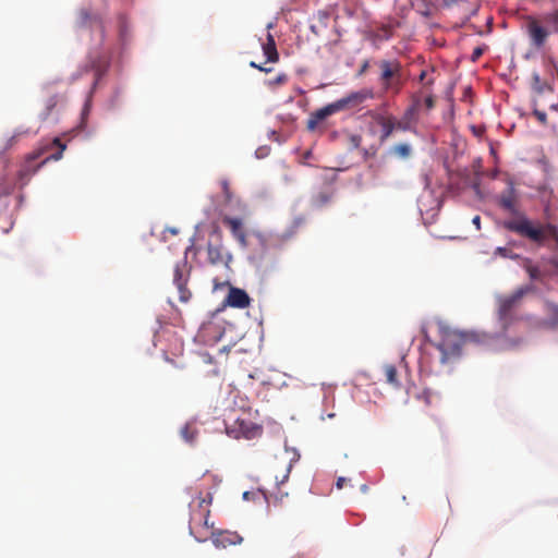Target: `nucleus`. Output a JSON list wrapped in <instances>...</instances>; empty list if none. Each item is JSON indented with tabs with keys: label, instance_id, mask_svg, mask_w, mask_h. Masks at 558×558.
Returning a JSON list of instances; mask_svg holds the SVG:
<instances>
[{
	"label": "nucleus",
	"instance_id": "nucleus-18",
	"mask_svg": "<svg viewBox=\"0 0 558 558\" xmlns=\"http://www.w3.org/2000/svg\"><path fill=\"white\" fill-rule=\"evenodd\" d=\"M53 82H47L43 85V90L48 94V98L45 100V108L40 113V119L46 120L51 114L53 109L57 107L60 97L58 94H51V86Z\"/></svg>",
	"mask_w": 558,
	"mask_h": 558
},
{
	"label": "nucleus",
	"instance_id": "nucleus-17",
	"mask_svg": "<svg viewBox=\"0 0 558 558\" xmlns=\"http://www.w3.org/2000/svg\"><path fill=\"white\" fill-rule=\"evenodd\" d=\"M248 294L239 288L231 287L226 299V303L235 308H245L250 305Z\"/></svg>",
	"mask_w": 558,
	"mask_h": 558
},
{
	"label": "nucleus",
	"instance_id": "nucleus-5",
	"mask_svg": "<svg viewBox=\"0 0 558 558\" xmlns=\"http://www.w3.org/2000/svg\"><path fill=\"white\" fill-rule=\"evenodd\" d=\"M248 416L247 412H231L225 421L227 434L235 439H254L260 436L263 427L251 421Z\"/></svg>",
	"mask_w": 558,
	"mask_h": 558
},
{
	"label": "nucleus",
	"instance_id": "nucleus-47",
	"mask_svg": "<svg viewBox=\"0 0 558 558\" xmlns=\"http://www.w3.org/2000/svg\"><path fill=\"white\" fill-rule=\"evenodd\" d=\"M436 424L438 425L439 429L442 430V425L438 420H435Z\"/></svg>",
	"mask_w": 558,
	"mask_h": 558
},
{
	"label": "nucleus",
	"instance_id": "nucleus-29",
	"mask_svg": "<svg viewBox=\"0 0 558 558\" xmlns=\"http://www.w3.org/2000/svg\"><path fill=\"white\" fill-rule=\"evenodd\" d=\"M180 232V230L178 228H165L162 231H161V236L159 238L160 241H169L170 238L169 235H172V236H175L178 235Z\"/></svg>",
	"mask_w": 558,
	"mask_h": 558
},
{
	"label": "nucleus",
	"instance_id": "nucleus-8",
	"mask_svg": "<svg viewBox=\"0 0 558 558\" xmlns=\"http://www.w3.org/2000/svg\"><path fill=\"white\" fill-rule=\"evenodd\" d=\"M530 291L529 287L520 288L514 293L508 296H500L498 299V316L504 324H508L512 310L519 304L524 294Z\"/></svg>",
	"mask_w": 558,
	"mask_h": 558
},
{
	"label": "nucleus",
	"instance_id": "nucleus-21",
	"mask_svg": "<svg viewBox=\"0 0 558 558\" xmlns=\"http://www.w3.org/2000/svg\"><path fill=\"white\" fill-rule=\"evenodd\" d=\"M390 153L400 159H408L412 154V148L407 143H398L390 148Z\"/></svg>",
	"mask_w": 558,
	"mask_h": 558
},
{
	"label": "nucleus",
	"instance_id": "nucleus-44",
	"mask_svg": "<svg viewBox=\"0 0 558 558\" xmlns=\"http://www.w3.org/2000/svg\"><path fill=\"white\" fill-rule=\"evenodd\" d=\"M367 66H368V63H367V62H365V63L362 65L361 70H360V74L364 73V72L366 71Z\"/></svg>",
	"mask_w": 558,
	"mask_h": 558
},
{
	"label": "nucleus",
	"instance_id": "nucleus-23",
	"mask_svg": "<svg viewBox=\"0 0 558 558\" xmlns=\"http://www.w3.org/2000/svg\"><path fill=\"white\" fill-rule=\"evenodd\" d=\"M384 371L387 383L392 385L393 387H399L400 383L398 380V373L396 366L391 364L385 365Z\"/></svg>",
	"mask_w": 558,
	"mask_h": 558
},
{
	"label": "nucleus",
	"instance_id": "nucleus-11",
	"mask_svg": "<svg viewBox=\"0 0 558 558\" xmlns=\"http://www.w3.org/2000/svg\"><path fill=\"white\" fill-rule=\"evenodd\" d=\"M76 25L80 28H92L99 34V41L101 43L105 37L104 22L98 14H94L86 9L78 12Z\"/></svg>",
	"mask_w": 558,
	"mask_h": 558
},
{
	"label": "nucleus",
	"instance_id": "nucleus-12",
	"mask_svg": "<svg viewBox=\"0 0 558 558\" xmlns=\"http://www.w3.org/2000/svg\"><path fill=\"white\" fill-rule=\"evenodd\" d=\"M420 99L415 98L413 104L409 106L400 120L396 119V126L398 131L415 132V125L418 121Z\"/></svg>",
	"mask_w": 558,
	"mask_h": 558
},
{
	"label": "nucleus",
	"instance_id": "nucleus-30",
	"mask_svg": "<svg viewBox=\"0 0 558 558\" xmlns=\"http://www.w3.org/2000/svg\"><path fill=\"white\" fill-rule=\"evenodd\" d=\"M288 75L286 73L278 74L274 80L269 81V86H277L287 83Z\"/></svg>",
	"mask_w": 558,
	"mask_h": 558
},
{
	"label": "nucleus",
	"instance_id": "nucleus-32",
	"mask_svg": "<svg viewBox=\"0 0 558 558\" xmlns=\"http://www.w3.org/2000/svg\"><path fill=\"white\" fill-rule=\"evenodd\" d=\"M509 253H510L509 246H497L496 252H495L496 255H500L502 257L509 256ZM510 257H513V256L510 255Z\"/></svg>",
	"mask_w": 558,
	"mask_h": 558
},
{
	"label": "nucleus",
	"instance_id": "nucleus-24",
	"mask_svg": "<svg viewBox=\"0 0 558 558\" xmlns=\"http://www.w3.org/2000/svg\"><path fill=\"white\" fill-rule=\"evenodd\" d=\"M181 436L183 437V439L186 441V442H190L192 444L195 439H196V436H197V429L195 428L194 425L192 424H185L182 428H181Z\"/></svg>",
	"mask_w": 558,
	"mask_h": 558
},
{
	"label": "nucleus",
	"instance_id": "nucleus-28",
	"mask_svg": "<svg viewBox=\"0 0 558 558\" xmlns=\"http://www.w3.org/2000/svg\"><path fill=\"white\" fill-rule=\"evenodd\" d=\"M524 267L526 268V271L529 272L532 280L541 279L542 272L538 267L533 266L527 259L524 260Z\"/></svg>",
	"mask_w": 558,
	"mask_h": 558
},
{
	"label": "nucleus",
	"instance_id": "nucleus-41",
	"mask_svg": "<svg viewBox=\"0 0 558 558\" xmlns=\"http://www.w3.org/2000/svg\"><path fill=\"white\" fill-rule=\"evenodd\" d=\"M422 335H423L425 341L430 342L428 332H427V330L424 327L422 328Z\"/></svg>",
	"mask_w": 558,
	"mask_h": 558
},
{
	"label": "nucleus",
	"instance_id": "nucleus-14",
	"mask_svg": "<svg viewBox=\"0 0 558 558\" xmlns=\"http://www.w3.org/2000/svg\"><path fill=\"white\" fill-rule=\"evenodd\" d=\"M369 116L381 128L379 136L381 143L387 141L395 131H398L396 126V118L392 114H384L371 111Z\"/></svg>",
	"mask_w": 558,
	"mask_h": 558
},
{
	"label": "nucleus",
	"instance_id": "nucleus-37",
	"mask_svg": "<svg viewBox=\"0 0 558 558\" xmlns=\"http://www.w3.org/2000/svg\"><path fill=\"white\" fill-rule=\"evenodd\" d=\"M306 221L305 217H296L294 220H293V227L298 228L302 225H304Z\"/></svg>",
	"mask_w": 558,
	"mask_h": 558
},
{
	"label": "nucleus",
	"instance_id": "nucleus-50",
	"mask_svg": "<svg viewBox=\"0 0 558 558\" xmlns=\"http://www.w3.org/2000/svg\"><path fill=\"white\" fill-rule=\"evenodd\" d=\"M520 341H515L513 342L511 345L514 347V345H518Z\"/></svg>",
	"mask_w": 558,
	"mask_h": 558
},
{
	"label": "nucleus",
	"instance_id": "nucleus-16",
	"mask_svg": "<svg viewBox=\"0 0 558 558\" xmlns=\"http://www.w3.org/2000/svg\"><path fill=\"white\" fill-rule=\"evenodd\" d=\"M213 543L216 547L226 548L231 545L240 544L243 538L235 532L223 531L219 533L210 532Z\"/></svg>",
	"mask_w": 558,
	"mask_h": 558
},
{
	"label": "nucleus",
	"instance_id": "nucleus-26",
	"mask_svg": "<svg viewBox=\"0 0 558 558\" xmlns=\"http://www.w3.org/2000/svg\"><path fill=\"white\" fill-rule=\"evenodd\" d=\"M393 34V27L389 24L381 25L377 28L375 37L379 40H388Z\"/></svg>",
	"mask_w": 558,
	"mask_h": 558
},
{
	"label": "nucleus",
	"instance_id": "nucleus-6",
	"mask_svg": "<svg viewBox=\"0 0 558 558\" xmlns=\"http://www.w3.org/2000/svg\"><path fill=\"white\" fill-rule=\"evenodd\" d=\"M381 74L380 82L385 92L398 94L402 87L401 64L398 61L383 60L379 63Z\"/></svg>",
	"mask_w": 558,
	"mask_h": 558
},
{
	"label": "nucleus",
	"instance_id": "nucleus-40",
	"mask_svg": "<svg viewBox=\"0 0 558 558\" xmlns=\"http://www.w3.org/2000/svg\"><path fill=\"white\" fill-rule=\"evenodd\" d=\"M352 143L355 147L359 146L360 142H361V137L360 136H352Z\"/></svg>",
	"mask_w": 558,
	"mask_h": 558
},
{
	"label": "nucleus",
	"instance_id": "nucleus-33",
	"mask_svg": "<svg viewBox=\"0 0 558 558\" xmlns=\"http://www.w3.org/2000/svg\"><path fill=\"white\" fill-rule=\"evenodd\" d=\"M484 47L474 48L471 57L472 61H476L477 59H480V57L484 53Z\"/></svg>",
	"mask_w": 558,
	"mask_h": 558
},
{
	"label": "nucleus",
	"instance_id": "nucleus-10",
	"mask_svg": "<svg viewBox=\"0 0 558 558\" xmlns=\"http://www.w3.org/2000/svg\"><path fill=\"white\" fill-rule=\"evenodd\" d=\"M222 225L231 232L233 239L240 244H245L250 234V230L243 218L223 216Z\"/></svg>",
	"mask_w": 558,
	"mask_h": 558
},
{
	"label": "nucleus",
	"instance_id": "nucleus-43",
	"mask_svg": "<svg viewBox=\"0 0 558 558\" xmlns=\"http://www.w3.org/2000/svg\"><path fill=\"white\" fill-rule=\"evenodd\" d=\"M427 72L423 70L418 76L420 82H424L426 78Z\"/></svg>",
	"mask_w": 558,
	"mask_h": 558
},
{
	"label": "nucleus",
	"instance_id": "nucleus-31",
	"mask_svg": "<svg viewBox=\"0 0 558 558\" xmlns=\"http://www.w3.org/2000/svg\"><path fill=\"white\" fill-rule=\"evenodd\" d=\"M533 114L536 117V119L542 123V124H546L547 122V114L545 111H541V110H537V109H534L533 110Z\"/></svg>",
	"mask_w": 558,
	"mask_h": 558
},
{
	"label": "nucleus",
	"instance_id": "nucleus-3",
	"mask_svg": "<svg viewBox=\"0 0 558 558\" xmlns=\"http://www.w3.org/2000/svg\"><path fill=\"white\" fill-rule=\"evenodd\" d=\"M526 34L533 48L543 49L551 34H558V8L542 15L541 19L529 15L525 19Z\"/></svg>",
	"mask_w": 558,
	"mask_h": 558
},
{
	"label": "nucleus",
	"instance_id": "nucleus-13",
	"mask_svg": "<svg viewBox=\"0 0 558 558\" xmlns=\"http://www.w3.org/2000/svg\"><path fill=\"white\" fill-rule=\"evenodd\" d=\"M51 145L57 146L59 150L50 156L46 157L39 165H37L34 169L29 167H25L19 171V180L22 181V185H25L28 179L45 163L50 160H59L62 158L63 151L65 149V144L61 143L59 137L53 138Z\"/></svg>",
	"mask_w": 558,
	"mask_h": 558
},
{
	"label": "nucleus",
	"instance_id": "nucleus-1",
	"mask_svg": "<svg viewBox=\"0 0 558 558\" xmlns=\"http://www.w3.org/2000/svg\"><path fill=\"white\" fill-rule=\"evenodd\" d=\"M497 205L509 216L502 222L504 228L508 231L533 242L554 241L558 244V228L556 226L532 221L519 208V195L512 179H508L507 189L497 196Z\"/></svg>",
	"mask_w": 558,
	"mask_h": 558
},
{
	"label": "nucleus",
	"instance_id": "nucleus-15",
	"mask_svg": "<svg viewBox=\"0 0 558 558\" xmlns=\"http://www.w3.org/2000/svg\"><path fill=\"white\" fill-rule=\"evenodd\" d=\"M337 112L338 110L333 102L312 112L307 119L306 129L310 132H314L323 120Z\"/></svg>",
	"mask_w": 558,
	"mask_h": 558
},
{
	"label": "nucleus",
	"instance_id": "nucleus-36",
	"mask_svg": "<svg viewBox=\"0 0 558 558\" xmlns=\"http://www.w3.org/2000/svg\"><path fill=\"white\" fill-rule=\"evenodd\" d=\"M221 185H222V190H223V193L226 195V198L227 199H230V189H229V183L225 180L221 182Z\"/></svg>",
	"mask_w": 558,
	"mask_h": 558
},
{
	"label": "nucleus",
	"instance_id": "nucleus-22",
	"mask_svg": "<svg viewBox=\"0 0 558 558\" xmlns=\"http://www.w3.org/2000/svg\"><path fill=\"white\" fill-rule=\"evenodd\" d=\"M289 497L288 493H283L280 489L276 494H271L269 496H265L268 505H272L275 507H283L284 506V499Z\"/></svg>",
	"mask_w": 558,
	"mask_h": 558
},
{
	"label": "nucleus",
	"instance_id": "nucleus-4",
	"mask_svg": "<svg viewBox=\"0 0 558 558\" xmlns=\"http://www.w3.org/2000/svg\"><path fill=\"white\" fill-rule=\"evenodd\" d=\"M213 501V494L210 492L203 496V492H199V496L193 501L191 506L190 515V533L198 541L205 542L210 535L213 523L209 524L210 505Z\"/></svg>",
	"mask_w": 558,
	"mask_h": 558
},
{
	"label": "nucleus",
	"instance_id": "nucleus-7",
	"mask_svg": "<svg viewBox=\"0 0 558 558\" xmlns=\"http://www.w3.org/2000/svg\"><path fill=\"white\" fill-rule=\"evenodd\" d=\"M190 270L191 267L187 265L186 260L178 263L174 267L173 283L178 289L179 300L183 303L189 302L192 296L191 291L187 289Z\"/></svg>",
	"mask_w": 558,
	"mask_h": 558
},
{
	"label": "nucleus",
	"instance_id": "nucleus-39",
	"mask_svg": "<svg viewBox=\"0 0 558 558\" xmlns=\"http://www.w3.org/2000/svg\"><path fill=\"white\" fill-rule=\"evenodd\" d=\"M88 111H89V107H88V104H86L84 109H83V112H82L83 121L85 120L86 116L88 114Z\"/></svg>",
	"mask_w": 558,
	"mask_h": 558
},
{
	"label": "nucleus",
	"instance_id": "nucleus-42",
	"mask_svg": "<svg viewBox=\"0 0 558 558\" xmlns=\"http://www.w3.org/2000/svg\"><path fill=\"white\" fill-rule=\"evenodd\" d=\"M472 222L476 226L477 229H480L481 218L480 216H475L472 220Z\"/></svg>",
	"mask_w": 558,
	"mask_h": 558
},
{
	"label": "nucleus",
	"instance_id": "nucleus-45",
	"mask_svg": "<svg viewBox=\"0 0 558 558\" xmlns=\"http://www.w3.org/2000/svg\"><path fill=\"white\" fill-rule=\"evenodd\" d=\"M533 80H534V82H535L536 84H538V83H539V75H538L537 73H535V74L533 75Z\"/></svg>",
	"mask_w": 558,
	"mask_h": 558
},
{
	"label": "nucleus",
	"instance_id": "nucleus-49",
	"mask_svg": "<svg viewBox=\"0 0 558 558\" xmlns=\"http://www.w3.org/2000/svg\"><path fill=\"white\" fill-rule=\"evenodd\" d=\"M430 84H433V80H428V81L426 82V85H430Z\"/></svg>",
	"mask_w": 558,
	"mask_h": 558
},
{
	"label": "nucleus",
	"instance_id": "nucleus-19",
	"mask_svg": "<svg viewBox=\"0 0 558 558\" xmlns=\"http://www.w3.org/2000/svg\"><path fill=\"white\" fill-rule=\"evenodd\" d=\"M263 51L268 62H277L279 53L277 51L276 41L271 34L267 35V41L263 45Z\"/></svg>",
	"mask_w": 558,
	"mask_h": 558
},
{
	"label": "nucleus",
	"instance_id": "nucleus-20",
	"mask_svg": "<svg viewBox=\"0 0 558 558\" xmlns=\"http://www.w3.org/2000/svg\"><path fill=\"white\" fill-rule=\"evenodd\" d=\"M546 313L548 315L547 318V326L550 328L558 327V304L554 302H546L545 303Z\"/></svg>",
	"mask_w": 558,
	"mask_h": 558
},
{
	"label": "nucleus",
	"instance_id": "nucleus-2",
	"mask_svg": "<svg viewBox=\"0 0 558 558\" xmlns=\"http://www.w3.org/2000/svg\"><path fill=\"white\" fill-rule=\"evenodd\" d=\"M440 340L435 347L440 351V363L448 364L458 360L462 354V349L469 343H486L488 337L475 331L460 332L452 330L445 325H439Z\"/></svg>",
	"mask_w": 558,
	"mask_h": 558
},
{
	"label": "nucleus",
	"instance_id": "nucleus-35",
	"mask_svg": "<svg viewBox=\"0 0 558 558\" xmlns=\"http://www.w3.org/2000/svg\"><path fill=\"white\" fill-rule=\"evenodd\" d=\"M424 104L426 106L427 109H432L434 106H435V100H434V97L432 95H428L425 99H424Z\"/></svg>",
	"mask_w": 558,
	"mask_h": 558
},
{
	"label": "nucleus",
	"instance_id": "nucleus-27",
	"mask_svg": "<svg viewBox=\"0 0 558 558\" xmlns=\"http://www.w3.org/2000/svg\"><path fill=\"white\" fill-rule=\"evenodd\" d=\"M291 469H292V463L290 461L286 464L284 472L281 475H278V474L275 475L276 485L278 487L288 481Z\"/></svg>",
	"mask_w": 558,
	"mask_h": 558
},
{
	"label": "nucleus",
	"instance_id": "nucleus-38",
	"mask_svg": "<svg viewBox=\"0 0 558 558\" xmlns=\"http://www.w3.org/2000/svg\"><path fill=\"white\" fill-rule=\"evenodd\" d=\"M345 482H347L345 477H339L336 483L337 488L341 489L344 486Z\"/></svg>",
	"mask_w": 558,
	"mask_h": 558
},
{
	"label": "nucleus",
	"instance_id": "nucleus-9",
	"mask_svg": "<svg viewBox=\"0 0 558 558\" xmlns=\"http://www.w3.org/2000/svg\"><path fill=\"white\" fill-rule=\"evenodd\" d=\"M373 97L374 93L372 89L363 88L361 90L350 93L345 97L336 100L333 104L339 112L347 109L356 108L357 106L362 105L365 100L372 99Z\"/></svg>",
	"mask_w": 558,
	"mask_h": 558
},
{
	"label": "nucleus",
	"instance_id": "nucleus-25",
	"mask_svg": "<svg viewBox=\"0 0 558 558\" xmlns=\"http://www.w3.org/2000/svg\"><path fill=\"white\" fill-rule=\"evenodd\" d=\"M207 255L211 264L223 262V255L220 252V246H207Z\"/></svg>",
	"mask_w": 558,
	"mask_h": 558
},
{
	"label": "nucleus",
	"instance_id": "nucleus-46",
	"mask_svg": "<svg viewBox=\"0 0 558 558\" xmlns=\"http://www.w3.org/2000/svg\"><path fill=\"white\" fill-rule=\"evenodd\" d=\"M39 156V154H33L28 157L29 161H33L35 160L37 157Z\"/></svg>",
	"mask_w": 558,
	"mask_h": 558
},
{
	"label": "nucleus",
	"instance_id": "nucleus-34",
	"mask_svg": "<svg viewBox=\"0 0 558 558\" xmlns=\"http://www.w3.org/2000/svg\"><path fill=\"white\" fill-rule=\"evenodd\" d=\"M250 66H252V68H254V69H257V70H259V71H262V72H266V73H268V72H270V71L272 70L271 68H264V66H262V65L257 64V63H256V62H254V61L250 62Z\"/></svg>",
	"mask_w": 558,
	"mask_h": 558
},
{
	"label": "nucleus",
	"instance_id": "nucleus-48",
	"mask_svg": "<svg viewBox=\"0 0 558 558\" xmlns=\"http://www.w3.org/2000/svg\"><path fill=\"white\" fill-rule=\"evenodd\" d=\"M248 495H250V493H248V492H245V493L243 494V498L247 500V499H248Z\"/></svg>",
	"mask_w": 558,
	"mask_h": 558
}]
</instances>
